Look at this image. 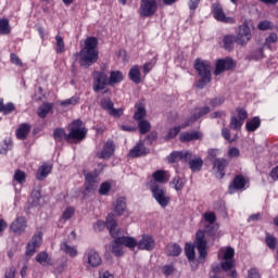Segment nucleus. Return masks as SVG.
<instances>
[{"mask_svg":"<svg viewBox=\"0 0 278 278\" xmlns=\"http://www.w3.org/2000/svg\"><path fill=\"white\" fill-rule=\"evenodd\" d=\"M248 277L249 278H262V276L260 275V271L257 270V268L249 269Z\"/></svg>","mask_w":278,"mask_h":278,"instance_id":"obj_63","label":"nucleus"},{"mask_svg":"<svg viewBox=\"0 0 278 278\" xmlns=\"http://www.w3.org/2000/svg\"><path fill=\"white\" fill-rule=\"evenodd\" d=\"M257 27L261 31H266L268 29H274L275 25L273 24V22L265 20V21L260 22Z\"/></svg>","mask_w":278,"mask_h":278,"instance_id":"obj_51","label":"nucleus"},{"mask_svg":"<svg viewBox=\"0 0 278 278\" xmlns=\"http://www.w3.org/2000/svg\"><path fill=\"white\" fill-rule=\"evenodd\" d=\"M185 253L189 262H194V258L197 257V254L194 253V245L187 243L185 247Z\"/></svg>","mask_w":278,"mask_h":278,"instance_id":"obj_47","label":"nucleus"},{"mask_svg":"<svg viewBox=\"0 0 278 278\" xmlns=\"http://www.w3.org/2000/svg\"><path fill=\"white\" fill-rule=\"evenodd\" d=\"M53 170V165L49 163H43L38 169L36 174V179L38 181H42L43 179H47L49 177V174Z\"/></svg>","mask_w":278,"mask_h":278,"instance_id":"obj_24","label":"nucleus"},{"mask_svg":"<svg viewBox=\"0 0 278 278\" xmlns=\"http://www.w3.org/2000/svg\"><path fill=\"white\" fill-rule=\"evenodd\" d=\"M61 251H64L70 257H77V248L68 245V243H61Z\"/></svg>","mask_w":278,"mask_h":278,"instance_id":"obj_41","label":"nucleus"},{"mask_svg":"<svg viewBox=\"0 0 278 278\" xmlns=\"http://www.w3.org/2000/svg\"><path fill=\"white\" fill-rule=\"evenodd\" d=\"M29 131H31V125L21 124L20 127L16 129L17 140H26Z\"/></svg>","mask_w":278,"mask_h":278,"instance_id":"obj_30","label":"nucleus"},{"mask_svg":"<svg viewBox=\"0 0 278 278\" xmlns=\"http://www.w3.org/2000/svg\"><path fill=\"white\" fill-rule=\"evenodd\" d=\"M148 188L151 191L152 197L156 201V203L163 207V210H166L168 205H170V195L166 191V187L155 182V181H149Z\"/></svg>","mask_w":278,"mask_h":278,"instance_id":"obj_5","label":"nucleus"},{"mask_svg":"<svg viewBox=\"0 0 278 278\" xmlns=\"http://www.w3.org/2000/svg\"><path fill=\"white\" fill-rule=\"evenodd\" d=\"M170 186L176 190V192H181L186 188V178L176 176L172 179Z\"/></svg>","mask_w":278,"mask_h":278,"instance_id":"obj_32","label":"nucleus"},{"mask_svg":"<svg viewBox=\"0 0 278 278\" xmlns=\"http://www.w3.org/2000/svg\"><path fill=\"white\" fill-rule=\"evenodd\" d=\"M236 42H238V39L235 35H226L223 38V49H225V51H233V45H236Z\"/></svg>","mask_w":278,"mask_h":278,"instance_id":"obj_31","label":"nucleus"},{"mask_svg":"<svg viewBox=\"0 0 278 278\" xmlns=\"http://www.w3.org/2000/svg\"><path fill=\"white\" fill-rule=\"evenodd\" d=\"M157 62V58H154L152 62H148L143 65L142 73L149 75Z\"/></svg>","mask_w":278,"mask_h":278,"instance_id":"obj_53","label":"nucleus"},{"mask_svg":"<svg viewBox=\"0 0 278 278\" xmlns=\"http://www.w3.org/2000/svg\"><path fill=\"white\" fill-rule=\"evenodd\" d=\"M212 12L214 18L216 21H219V23H229L230 25H233V23H236L233 17H227L225 11L223 10V5H220V2H215L212 4Z\"/></svg>","mask_w":278,"mask_h":278,"instance_id":"obj_12","label":"nucleus"},{"mask_svg":"<svg viewBox=\"0 0 278 278\" xmlns=\"http://www.w3.org/2000/svg\"><path fill=\"white\" fill-rule=\"evenodd\" d=\"M114 206V213L117 216H123L125 214V210H127V202L125 198L119 197L117 198L116 202L113 204Z\"/></svg>","mask_w":278,"mask_h":278,"instance_id":"obj_28","label":"nucleus"},{"mask_svg":"<svg viewBox=\"0 0 278 278\" xmlns=\"http://www.w3.org/2000/svg\"><path fill=\"white\" fill-rule=\"evenodd\" d=\"M27 181V174L21 169H16L13 176V184H20V186H23Z\"/></svg>","mask_w":278,"mask_h":278,"instance_id":"obj_40","label":"nucleus"},{"mask_svg":"<svg viewBox=\"0 0 278 278\" xmlns=\"http://www.w3.org/2000/svg\"><path fill=\"white\" fill-rule=\"evenodd\" d=\"M220 273H223V263H220L219 265H213L212 266V273H211V277H220Z\"/></svg>","mask_w":278,"mask_h":278,"instance_id":"obj_55","label":"nucleus"},{"mask_svg":"<svg viewBox=\"0 0 278 278\" xmlns=\"http://www.w3.org/2000/svg\"><path fill=\"white\" fill-rule=\"evenodd\" d=\"M157 12V0H141L139 7V16L141 18H151Z\"/></svg>","mask_w":278,"mask_h":278,"instance_id":"obj_7","label":"nucleus"},{"mask_svg":"<svg viewBox=\"0 0 278 278\" xmlns=\"http://www.w3.org/2000/svg\"><path fill=\"white\" fill-rule=\"evenodd\" d=\"M108 86H110L108 81V73L104 71L93 72V91L99 92L100 90H105Z\"/></svg>","mask_w":278,"mask_h":278,"instance_id":"obj_11","label":"nucleus"},{"mask_svg":"<svg viewBox=\"0 0 278 278\" xmlns=\"http://www.w3.org/2000/svg\"><path fill=\"white\" fill-rule=\"evenodd\" d=\"M194 244L195 249H198L199 262H205L207 257V241L205 240V232L203 230L197 232Z\"/></svg>","mask_w":278,"mask_h":278,"instance_id":"obj_8","label":"nucleus"},{"mask_svg":"<svg viewBox=\"0 0 278 278\" xmlns=\"http://www.w3.org/2000/svg\"><path fill=\"white\" fill-rule=\"evenodd\" d=\"M232 68H236V62L231 58L219 59L216 62L214 75L218 76L225 71H232Z\"/></svg>","mask_w":278,"mask_h":278,"instance_id":"obj_13","label":"nucleus"},{"mask_svg":"<svg viewBox=\"0 0 278 278\" xmlns=\"http://www.w3.org/2000/svg\"><path fill=\"white\" fill-rule=\"evenodd\" d=\"M106 229L110 231L112 238H114L111 251L116 257L123 256V247H128V249L136 247V240L134 238L121 236V229H118V223L114 219V214L108 215Z\"/></svg>","mask_w":278,"mask_h":278,"instance_id":"obj_1","label":"nucleus"},{"mask_svg":"<svg viewBox=\"0 0 278 278\" xmlns=\"http://www.w3.org/2000/svg\"><path fill=\"white\" fill-rule=\"evenodd\" d=\"M149 149L144 147L142 141H139L132 149L129 150V157H142L143 155H148Z\"/></svg>","mask_w":278,"mask_h":278,"instance_id":"obj_23","label":"nucleus"},{"mask_svg":"<svg viewBox=\"0 0 278 278\" xmlns=\"http://www.w3.org/2000/svg\"><path fill=\"white\" fill-rule=\"evenodd\" d=\"M162 273L165 275V277H169V275H173V273H175V267L173 265H165L162 268Z\"/></svg>","mask_w":278,"mask_h":278,"instance_id":"obj_62","label":"nucleus"},{"mask_svg":"<svg viewBox=\"0 0 278 278\" xmlns=\"http://www.w3.org/2000/svg\"><path fill=\"white\" fill-rule=\"evenodd\" d=\"M114 151H116V146H114V141L108 140L100 152L97 153V157L100 160H108L114 155Z\"/></svg>","mask_w":278,"mask_h":278,"instance_id":"obj_17","label":"nucleus"},{"mask_svg":"<svg viewBox=\"0 0 278 278\" xmlns=\"http://www.w3.org/2000/svg\"><path fill=\"white\" fill-rule=\"evenodd\" d=\"M136 247L140 251H153L155 249V239L151 235H143L138 242L136 241Z\"/></svg>","mask_w":278,"mask_h":278,"instance_id":"obj_16","label":"nucleus"},{"mask_svg":"<svg viewBox=\"0 0 278 278\" xmlns=\"http://www.w3.org/2000/svg\"><path fill=\"white\" fill-rule=\"evenodd\" d=\"M262 125V119L260 117H254L253 119L247 122L245 129L247 131L253 132L257 131Z\"/></svg>","mask_w":278,"mask_h":278,"instance_id":"obj_35","label":"nucleus"},{"mask_svg":"<svg viewBox=\"0 0 278 278\" xmlns=\"http://www.w3.org/2000/svg\"><path fill=\"white\" fill-rule=\"evenodd\" d=\"M220 151L218 149H211L208 150V160L214 163V160H218V154Z\"/></svg>","mask_w":278,"mask_h":278,"instance_id":"obj_60","label":"nucleus"},{"mask_svg":"<svg viewBox=\"0 0 278 278\" xmlns=\"http://www.w3.org/2000/svg\"><path fill=\"white\" fill-rule=\"evenodd\" d=\"M228 156H230V157H240V149H238V148H230L228 150Z\"/></svg>","mask_w":278,"mask_h":278,"instance_id":"obj_64","label":"nucleus"},{"mask_svg":"<svg viewBox=\"0 0 278 278\" xmlns=\"http://www.w3.org/2000/svg\"><path fill=\"white\" fill-rule=\"evenodd\" d=\"M121 81H123V73L121 71H112L110 73L109 86L121 84Z\"/></svg>","mask_w":278,"mask_h":278,"instance_id":"obj_37","label":"nucleus"},{"mask_svg":"<svg viewBox=\"0 0 278 278\" xmlns=\"http://www.w3.org/2000/svg\"><path fill=\"white\" fill-rule=\"evenodd\" d=\"M55 40H56V43H55L56 53L59 54L64 53V51H66V46L64 45V38H62V36L60 35H56Z\"/></svg>","mask_w":278,"mask_h":278,"instance_id":"obj_44","label":"nucleus"},{"mask_svg":"<svg viewBox=\"0 0 278 278\" xmlns=\"http://www.w3.org/2000/svg\"><path fill=\"white\" fill-rule=\"evenodd\" d=\"M42 244V232H37L33 236L31 241L28 242L26 247V255H34L36 253V249Z\"/></svg>","mask_w":278,"mask_h":278,"instance_id":"obj_18","label":"nucleus"},{"mask_svg":"<svg viewBox=\"0 0 278 278\" xmlns=\"http://www.w3.org/2000/svg\"><path fill=\"white\" fill-rule=\"evenodd\" d=\"M225 103V97H217L210 100V105L212 108H218L219 105H223Z\"/></svg>","mask_w":278,"mask_h":278,"instance_id":"obj_57","label":"nucleus"},{"mask_svg":"<svg viewBox=\"0 0 278 278\" xmlns=\"http://www.w3.org/2000/svg\"><path fill=\"white\" fill-rule=\"evenodd\" d=\"M10 60L15 66H23V61L18 55H16V53H11Z\"/></svg>","mask_w":278,"mask_h":278,"instance_id":"obj_61","label":"nucleus"},{"mask_svg":"<svg viewBox=\"0 0 278 278\" xmlns=\"http://www.w3.org/2000/svg\"><path fill=\"white\" fill-rule=\"evenodd\" d=\"M36 262L41 264V266H52L51 257H49V254L47 252H40L36 256Z\"/></svg>","mask_w":278,"mask_h":278,"instance_id":"obj_38","label":"nucleus"},{"mask_svg":"<svg viewBox=\"0 0 278 278\" xmlns=\"http://www.w3.org/2000/svg\"><path fill=\"white\" fill-rule=\"evenodd\" d=\"M247 186V178L243 175H237L228 187L229 194H235L236 190H242Z\"/></svg>","mask_w":278,"mask_h":278,"instance_id":"obj_20","label":"nucleus"},{"mask_svg":"<svg viewBox=\"0 0 278 278\" xmlns=\"http://www.w3.org/2000/svg\"><path fill=\"white\" fill-rule=\"evenodd\" d=\"M205 114H210V106L199 108L195 109L193 112L192 121H199Z\"/></svg>","mask_w":278,"mask_h":278,"instance_id":"obj_42","label":"nucleus"},{"mask_svg":"<svg viewBox=\"0 0 278 278\" xmlns=\"http://www.w3.org/2000/svg\"><path fill=\"white\" fill-rule=\"evenodd\" d=\"M138 127H139L140 134L142 135L149 134V131H151V123L147 119L138 122Z\"/></svg>","mask_w":278,"mask_h":278,"instance_id":"obj_46","label":"nucleus"},{"mask_svg":"<svg viewBox=\"0 0 278 278\" xmlns=\"http://www.w3.org/2000/svg\"><path fill=\"white\" fill-rule=\"evenodd\" d=\"M229 166V161L226 159H215L213 161V169L216 170V177L223 179L225 177V168Z\"/></svg>","mask_w":278,"mask_h":278,"instance_id":"obj_19","label":"nucleus"},{"mask_svg":"<svg viewBox=\"0 0 278 278\" xmlns=\"http://www.w3.org/2000/svg\"><path fill=\"white\" fill-rule=\"evenodd\" d=\"M144 116H147V110L144 106L139 105L134 114V119L140 123V121H144Z\"/></svg>","mask_w":278,"mask_h":278,"instance_id":"obj_45","label":"nucleus"},{"mask_svg":"<svg viewBox=\"0 0 278 278\" xmlns=\"http://www.w3.org/2000/svg\"><path fill=\"white\" fill-rule=\"evenodd\" d=\"M238 116L236 117L232 115L230 117L229 127L230 129H233L235 131H240L242 129V125H244V122L247 121L249 113L242 108L237 109Z\"/></svg>","mask_w":278,"mask_h":278,"instance_id":"obj_10","label":"nucleus"},{"mask_svg":"<svg viewBox=\"0 0 278 278\" xmlns=\"http://www.w3.org/2000/svg\"><path fill=\"white\" fill-rule=\"evenodd\" d=\"M110 190H112V184L105 181L100 185L99 194H102V197H106V194H110Z\"/></svg>","mask_w":278,"mask_h":278,"instance_id":"obj_50","label":"nucleus"},{"mask_svg":"<svg viewBox=\"0 0 278 278\" xmlns=\"http://www.w3.org/2000/svg\"><path fill=\"white\" fill-rule=\"evenodd\" d=\"M236 255V250L231 247L227 248H222L218 252V260H222V268L224 273H229L230 271V277L237 278L238 274L236 271V260H233Z\"/></svg>","mask_w":278,"mask_h":278,"instance_id":"obj_4","label":"nucleus"},{"mask_svg":"<svg viewBox=\"0 0 278 278\" xmlns=\"http://www.w3.org/2000/svg\"><path fill=\"white\" fill-rule=\"evenodd\" d=\"M181 247L177 243H169L166 247V253L170 257H179L181 255Z\"/></svg>","mask_w":278,"mask_h":278,"instance_id":"obj_33","label":"nucleus"},{"mask_svg":"<svg viewBox=\"0 0 278 278\" xmlns=\"http://www.w3.org/2000/svg\"><path fill=\"white\" fill-rule=\"evenodd\" d=\"M66 136H68V134L64 131V128H56L53 130V138L55 142H62V140H66Z\"/></svg>","mask_w":278,"mask_h":278,"instance_id":"obj_43","label":"nucleus"},{"mask_svg":"<svg viewBox=\"0 0 278 278\" xmlns=\"http://www.w3.org/2000/svg\"><path fill=\"white\" fill-rule=\"evenodd\" d=\"M128 77L130 81H132L134 84H141L142 74L140 73V66L138 65L132 66L128 73Z\"/></svg>","mask_w":278,"mask_h":278,"instance_id":"obj_29","label":"nucleus"},{"mask_svg":"<svg viewBox=\"0 0 278 278\" xmlns=\"http://www.w3.org/2000/svg\"><path fill=\"white\" fill-rule=\"evenodd\" d=\"M152 180L150 181H155V184H168V179H170V176H168V173L164 169H159V170H155L153 174H152Z\"/></svg>","mask_w":278,"mask_h":278,"instance_id":"obj_25","label":"nucleus"},{"mask_svg":"<svg viewBox=\"0 0 278 278\" xmlns=\"http://www.w3.org/2000/svg\"><path fill=\"white\" fill-rule=\"evenodd\" d=\"M83 125L84 122L80 119H76L70 125V132L65 135L66 142H81L86 138L88 129L81 127Z\"/></svg>","mask_w":278,"mask_h":278,"instance_id":"obj_6","label":"nucleus"},{"mask_svg":"<svg viewBox=\"0 0 278 278\" xmlns=\"http://www.w3.org/2000/svg\"><path fill=\"white\" fill-rule=\"evenodd\" d=\"M85 179H86V191L92 192L94 188H97V172L87 173L84 172Z\"/></svg>","mask_w":278,"mask_h":278,"instance_id":"obj_26","label":"nucleus"},{"mask_svg":"<svg viewBox=\"0 0 278 278\" xmlns=\"http://www.w3.org/2000/svg\"><path fill=\"white\" fill-rule=\"evenodd\" d=\"M97 45H99L97 37H88L85 40V47L79 52L80 66H84V68H90L92 64L99 61Z\"/></svg>","mask_w":278,"mask_h":278,"instance_id":"obj_2","label":"nucleus"},{"mask_svg":"<svg viewBox=\"0 0 278 278\" xmlns=\"http://www.w3.org/2000/svg\"><path fill=\"white\" fill-rule=\"evenodd\" d=\"M203 138V134L201 131H192V132H181L180 134V142H192V140H201Z\"/></svg>","mask_w":278,"mask_h":278,"instance_id":"obj_27","label":"nucleus"},{"mask_svg":"<svg viewBox=\"0 0 278 278\" xmlns=\"http://www.w3.org/2000/svg\"><path fill=\"white\" fill-rule=\"evenodd\" d=\"M188 162H189V168L192 170V173H199V170L203 168L202 157L190 159Z\"/></svg>","mask_w":278,"mask_h":278,"instance_id":"obj_34","label":"nucleus"},{"mask_svg":"<svg viewBox=\"0 0 278 278\" xmlns=\"http://www.w3.org/2000/svg\"><path fill=\"white\" fill-rule=\"evenodd\" d=\"M51 110H53V104L45 102L39 106L37 114L39 118H47V115L49 114V112H51Z\"/></svg>","mask_w":278,"mask_h":278,"instance_id":"obj_36","label":"nucleus"},{"mask_svg":"<svg viewBox=\"0 0 278 278\" xmlns=\"http://www.w3.org/2000/svg\"><path fill=\"white\" fill-rule=\"evenodd\" d=\"M252 35H251V28L247 24H242L239 26V30L237 33V43L244 46L249 43V40H251Z\"/></svg>","mask_w":278,"mask_h":278,"instance_id":"obj_14","label":"nucleus"},{"mask_svg":"<svg viewBox=\"0 0 278 278\" xmlns=\"http://www.w3.org/2000/svg\"><path fill=\"white\" fill-rule=\"evenodd\" d=\"M278 41V36L276 33H270L265 39V45H275Z\"/></svg>","mask_w":278,"mask_h":278,"instance_id":"obj_59","label":"nucleus"},{"mask_svg":"<svg viewBox=\"0 0 278 278\" xmlns=\"http://www.w3.org/2000/svg\"><path fill=\"white\" fill-rule=\"evenodd\" d=\"M181 131V126H176L168 130L165 140H173V138H177V135Z\"/></svg>","mask_w":278,"mask_h":278,"instance_id":"obj_52","label":"nucleus"},{"mask_svg":"<svg viewBox=\"0 0 278 278\" xmlns=\"http://www.w3.org/2000/svg\"><path fill=\"white\" fill-rule=\"evenodd\" d=\"M100 105L102 110H106V112H110L111 109L114 106V102H112L111 99H102Z\"/></svg>","mask_w":278,"mask_h":278,"instance_id":"obj_54","label":"nucleus"},{"mask_svg":"<svg viewBox=\"0 0 278 278\" xmlns=\"http://www.w3.org/2000/svg\"><path fill=\"white\" fill-rule=\"evenodd\" d=\"M77 103H79V97H72L70 99L63 100L61 101V105L62 106H66V105H77Z\"/></svg>","mask_w":278,"mask_h":278,"instance_id":"obj_56","label":"nucleus"},{"mask_svg":"<svg viewBox=\"0 0 278 278\" xmlns=\"http://www.w3.org/2000/svg\"><path fill=\"white\" fill-rule=\"evenodd\" d=\"M27 229V219L23 216L17 217L12 224H11V230L13 233H17L21 236Z\"/></svg>","mask_w":278,"mask_h":278,"instance_id":"obj_22","label":"nucleus"},{"mask_svg":"<svg viewBox=\"0 0 278 278\" xmlns=\"http://www.w3.org/2000/svg\"><path fill=\"white\" fill-rule=\"evenodd\" d=\"M102 262L101 255L94 249L87 250L83 257V264L87 268H98Z\"/></svg>","mask_w":278,"mask_h":278,"instance_id":"obj_9","label":"nucleus"},{"mask_svg":"<svg viewBox=\"0 0 278 278\" xmlns=\"http://www.w3.org/2000/svg\"><path fill=\"white\" fill-rule=\"evenodd\" d=\"M265 242L271 251H275L277 249V238L270 233H266Z\"/></svg>","mask_w":278,"mask_h":278,"instance_id":"obj_48","label":"nucleus"},{"mask_svg":"<svg viewBox=\"0 0 278 278\" xmlns=\"http://www.w3.org/2000/svg\"><path fill=\"white\" fill-rule=\"evenodd\" d=\"M73 214H75V208L70 206L63 212L62 219L70 220V218H73Z\"/></svg>","mask_w":278,"mask_h":278,"instance_id":"obj_58","label":"nucleus"},{"mask_svg":"<svg viewBox=\"0 0 278 278\" xmlns=\"http://www.w3.org/2000/svg\"><path fill=\"white\" fill-rule=\"evenodd\" d=\"M194 70L200 76V79L195 85L197 88H205V86L212 81V62L202 59H195Z\"/></svg>","mask_w":278,"mask_h":278,"instance_id":"obj_3","label":"nucleus"},{"mask_svg":"<svg viewBox=\"0 0 278 278\" xmlns=\"http://www.w3.org/2000/svg\"><path fill=\"white\" fill-rule=\"evenodd\" d=\"M10 21L8 20H0V34L1 36H8L10 34Z\"/></svg>","mask_w":278,"mask_h":278,"instance_id":"obj_49","label":"nucleus"},{"mask_svg":"<svg viewBox=\"0 0 278 278\" xmlns=\"http://www.w3.org/2000/svg\"><path fill=\"white\" fill-rule=\"evenodd\" d=\"M14 110H16V106H14V103L8 102L7 104H3V99L0 98V112H2L4 116L8 114H12Z\"/></svg>","mask_w":278,"mask_h":278,"instance_id":"obj_39","label":"nucleus"},{"mask_svg":"<svg viewBox=\"0 0 278 278\" xmlns=\"http://www.w3.org/2000/svg\"><path fill=\"white\" fill-rule=\"evenodd\" d=\"M169 164L177 162H190L192 160V152L190 151H174L167 157Z\"/></svg>","mask_w":278,"mask_h":278,"instance_id":"obj_15","label":"nucleus"},{"mask_svg":"<svg viewBox=\"0 0 278 278\" xmlns=\"http://www.w3.org/2000/svg\"><path fill=\"white\" fill-rule=\"evenodd\" d=\"M204 220L210 224L208 226L205 227V232L208 233L210 236H216V226L214 223H216V213L214 212H207L204 214Z\"/></svg>","mask_w":278,"mask_h":278,"instance_id":"obj_21","label":"nucleus"}]
</instances>
